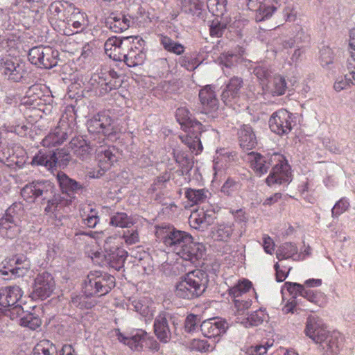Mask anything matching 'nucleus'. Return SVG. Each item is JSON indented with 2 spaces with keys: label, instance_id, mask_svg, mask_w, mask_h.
<instances>
[{
  "label": "nucleus",
  "instance_id": "obj_3",
  "mask_svg": "<svg viewBox=\"0 0 355 355\" xmlns=\"http://www.w3.org/2000/svg\"><path fill=\"white\" fill-rule=\"evenodd\" d=\"M115 286L114 276L101 271H92L87 275L84 284L85 295H75L71 297L72 304L80 309H91L94 303L87 302V296H103Z\"/></svg>",
  "mask_w": 355,
  "mask_h": 355
},
{
  "label": "nucleus",
  "instance_id": "obj_16",
  "mask_svg": "<svg viewBox=\"0 0 355 355\" xmlns=\"http://www.w3.org/2000/svg\"><path fill=\"white\" fill-rule=\"evenodd\" d=\"M23 295L24 291L17 285L0 288V309L17 304Z\"/></svg>",
  "mask_w": 355,
  "mask_h": 355
},
{
  "label": "nucleus",
  "instance_id": "obj_57",
  "mask_svg": "<svg viewBox=\"0 0 355 355\" xmlns=\"http://www.w3.org/2000/svg\"><path fill=\"white\" fill-rule=\"evenodd\" d=\"M272 346L268 342L261 344H257L251 345L245 349V354L247 355H263L265 354L268 348Z\"/></svg>",
  "mask_w": 355,
  "mask_h": 355
},
{
  "label": "nucleus",
  "instance_id": "obj_29",
  "mask_svg": "<svg viewBox=\"0 0 355 355\" xmlns=\"http://www.w3.org/2000/svg\"><path fill=\"white\" fill-rule=\"evenodd\" d=\"M130 19L122 14L111 13L106 19V24L114 33H121L130 26Z\"/></svg>",
  "mask_w": 355,
  "mask_h": 355
},
{
  "label": "nucleus",
  "instance_id": "obj_43",
  "mask_svg": "<svg viewBox=\"0 0 355 355\" xmlns=\"http://www.w3.org/2000/svg\"><path fill=\"white\" fill-rule=\"evenodd\" d=\"M24 214L23 205L20 202H15L7 209L3 217L20 224Z\"/></svg>",
  "mask_w": 355,
  "mask_h": 355
},
{
  "label": "nucleus",
  "instance_id": "obj_25",
  "mask_svg": "<svg viewBox=\"0 0 355 355\" xmlns=\"http://www.w3.org/2000/svg\"><path fill=\"white\" fill-rule=\"evenodd\" d=\"M64 24L65 26L73 28L71 30L73 33H79L87 25L86 15L73 7V10L69 14Z\"/></svg>",
  "mask_w": 355,
  "mask_h": 355
},
{
  "label": "nucleus",
  "instance_id": "obj_50",
  "mask_svg": "<svg viewBox=\"0 0 355 355\" xmlns=\"http://www.w3.org/2000/svg\"><path fill=\"white\" fill-rule=\"evenodd\" d=\"M35 0H15L10 9L18 13H28L35 5Z\"/></svg>",
  "mask_w": 355,
  "mask_h": 355
},
{
  "label": "nucleus",
  "instance_id": "obj_27",
  "mask_svg": "<svg viewBox=\"0 0 355 355\" xmlns=\"http://www.w3.org/2000/svg\"><path fill=\"white\" fill-rule=\"evenodd\" d=\"M238 135L240 146L243 150H252L257 146V138L250 125H243L241 126Z\"/></svg>",
  "mask_w": 355,
  "mask_h": 355
},
{
  "label": "nucleus",
  "instance_id": "obj_11",
  "mask_svg": "<svg viewBox=\"0 0 355 355\" xmlns=\"http://www.w3.org/2000/svg\"><path fill=\"white\" fill-rule=\"evenodd\" d=\"M252 288V282L248 279L243 278L228 289V294L233 300L238 311L247 310L251 306V300H241V297L247 294Z\"/></svg>",
  "mask_w": 355,
  "mask_h": 355
},
{
  "label": "nucleus",
  "instance_id": "obj_13",
  "mask_svg": "<svg viewBox=\"0 0 355 355\" xmlns=\"http://www.w3.org/2000/svg\"><path fill=\"white\" fill-rule=\"evenodd\" d=\"M53 186L45 180L33 181L27 184L21 191V195L28 202H34L37 198L45 196L52 192Z\"/></svg>",
  "mask_w": 355,
  "mask_h": 355
},
{
  "label": "nucleus",
  "instance_id": "obj_52",
  "mask_svg": "<svg viewBox=\"0 0 355 355\" xmlns=\"http://www.w3.org/2000/svg\"><path fill=\"white\" fill-rule=\"evenodd\" d=\"M266 318L265 312L261 310H257L252 312L247 318L246 321L243 322L246 327L258 326L261 324Z\"/></svg>",
  "mask_w": 355,
  "mask_h": 355
},
{
  "label": "nucleus",
  "instance_id": "obj_7",
  "mask_svg": "<svg viewBox=\"0 0 355 355\" xmlns=\"http://www.w3.org/2000/svg\"><path fill=\"white\" fill-rule=\"evenodd\" d=\"M87 125L89 132L102 134L107 137L115 135L117 130L114 119L105 112L94 116L87 121Z\"/></svg>",
  "mask_w": 355,
  "mask_h": 355
},
{
  "label": "nucleus",
  "instance_id": "obj_28",
  "mask_svg": "<svg viewBox=\"0 0 355 355\" xmlns=\"http://www.w3.org/2000/svg\"><path fill=\"white\" fill-rule=\"evenodd\" d=\"M202 132H196L191 129V132H185L184 135H180L179 139L195 155H199L203 150L200 135Z\"/></svg>",
  "mask_w": 355,
  "mask_h": 355
},
{
  "label": "nucleus",
  "instance_id": "obj_54",
  "mask_svg": "<svg viewBox=\"0 0 355 355\" xmlns=\"http://www.w3.org/2000/svg\"><path fill=\"white\" fill-rule=\"evenodd\" d=\"M46 46H35L30 49L28 53V60L36 66H41L42 57L44 56V53Z\"/></svg>",
  "mask_w": 355,
  "mask_h": 355
},
{
  "label": "nucleus",
  "instance_id": "obj_55",
  "mask_svg": "<svg viewBox=\"0 0 355 355\" xmlns=\"http://www.w3.org/2000/svg\"><path fill=\"white\" fill-rule=\"evenodd\" d=\"M349 207V200L343 197L340 198L336 203L334 205V207L331 209V216L333 218H337L340 216L342 214L345 212Z\"/></svg>",
  "mask_w": 355,
  "mask_h": 355
},
{
  "label": "nucleus",
  "instance_id": "obj_44",
  "mask_svg": "<svg viewBox=\"0 0 355 355\" xmlns=\"http://www.w3.org/2000/svg\"><path fill=\"white\" fill-rule=\"evenodd\" d=\"M19 324L24 327H28L31 330H35L42 324L41 318L36 314L27 312L19 318Z\"/></svg>",
  "mask_w": 355,
  "mask_h": 355
},
{
  "label": "nucleus",
  "instance_id": "obj_34",
  "mask_svg": "<svg viewBox=\"0 0 355 355\" xmlns=\"http://www.w3.org/2000/svg\"><path fill=\"white\" fill-rule=\"evenodd\" d=\"M21 232V225L7 218H0V234L7 239L15 238Z\"/></svg>",
  "mask_w": 355,
  "mask_h": 355
},
{
  "label": "nucleus",
  "instance_id": "obj_17",
  "mask_svg": "<svg viewBox=\"0 0 355 355\" xmlns=\"http://www.w3.org/2000/svg\"><path fill=\"white\" fill-rule=\"evenodd\" d=\"M227 329V322L220 318H211L200 325L202 334L207 338H216L223 335Z\"/></svg>",
  "mask_w": 355,
  "mask_h": 355
},
{
  "label": "nucleus",
  "instance_id": "obj_37",
  "mask_svg": "<svg viewBox=\"0 0 355 355\" xmlns=\"http://www.w3.org/2000/svg\"><path fill=\"white\" fill-rule=\"evenodd\" d=\"M24 73L25 71L23 65L15 63L11 60L5 62L4 74L8 76L9 80L19 82L24 77Z\"/></svg>",
  "mask_w": 355,
  "mask_h": 355
},
{
  "label": "nucleus",
  "instance_id": "obj_49",
  "mask_svg": "<svg viewBox=\"0 0 355 355\" xmlns=\"http://www.w3.org/2000/svg\"><path fill=\"white\" fill-rule=\"evenodd\" d=\"M110 224L113 226L124 228L130 227L133 222L126 213L118 212L111 217Z\"/></svg>",
  "mask_w": 355,
  "mask_h": 355
},
{
  "label": "nucleus",
  "instance_id": "obj_10",
  "mask_svg": "<svg viewBox=\"0 0 355 355\" xmlns=\"http://www.w3.org/2000/svg\"><path fill=\"white\" fill-rule=\"evenodd\" d=\"M125 41H128L130 46L122 61L130 67L142 64L146 60V53L142 51L145 41L139 36L127 37Z\"/></svg>",
  "mask_w": 355,
  "mask_h": 355
},
{
  "label": "nucleus",
  "instance_id": "obj_60",
  "mask_svg": "<svg viewBox=\"0 0 355 355\" xmlns=\"http://www.w3.org/2000/svg\"><path fill=\"white\" fill-rule=\"evenodd\" d=\"M123 238L128 245L136 244L139 241V235L137 230H127L124 232Z\"/></svg>",
  "mask_w": 355,
  "mask_h": 355
},
{
  "label": "nucleus",
  "instance_id": "obj_5",
  "mask_svg": "<svg viewBox=\"0 0 355 355\" xmlns=\"http://www.w3.org/2000/svg\"><path fill=\"white\" fill-rule=\"evenodd\" d=\"M76 125V114L73 108H67L58 125L43 139L42 144L46 148L60 146L73 132Z\"/></svg>",
  "mask_w": 355,
  "mask_h": 355
},
{
  "label": "nucleus",
  "instance_id": "obj_64",
  "mask_svg": "<svg viewBox=\"0 0 355 355\" xmlns=\"http://www.w3.org/2000/svg\"><path fill=\"white\" fill-rule=\"evenodd\" d=\"M349 46L350 58L348 59L347 62H351L352 60H353L352 62L355 65V28L352 29L349 32Z\"/></svg>",
  "mask_w": 355,
  "mask_h": 355
},
{
  "label": "nucleus",
  "instance_id": "obj_18",
  "mask_svg": "<svg viewBox=\"0 0 355 355\" xmlns=\"http://www.w3.org/2000/svg\"><path fill=\"white\" fill-rule=\"evenodd\" d=\"M176 119L181 125V128L184 132H191V129L196 132H202L203 125L191 118V114L188 109L180 107L176 110Z\"/></svg>",
  "mask_w": 355,
  "mask_h": 355
},
{
  "label": "nucleus",
  "instance_id": "obj_36",
  "mask_svg": "<svg viewBox=\"0 0 355 355\" xmlns=\"http://www.w3.org/2000/svg\"><path fill=\"white\" fill-rule=\"evenodd\" d=\"M267 89L272 96L284 95L287 90V83L285 78L280 74L275 75L272 81L267 85Z\"/></svg>",
  "mask_w": 355,
  "mask_h": 355
},
{
  "label": "nucleus",
  "instance_id": "obj_46",
  "mask_svg": "<svg viewBox=\"0 0 355 355\" xmlns=\"http://www.w3.org/2000/svg\"><path fill=\"white\" fill-rule=\"evenodd\" d=\"M43 55L44 56L42 57L40 67L51 69L57 65L58 56V52L57 51L50 46H46Z\"/></svg>",
  "mask_w": 355,
  "mask_h": 355
},
{
  "label": "nucleus",
  "instance_id": "obj_41",
  "mask_svg": "<svg viewBox=\"0 0 355 355\" xmlns=\"http://www.w3.org/2000/svg\"><path fill=\"white\" fill-rule=\"evenodd\" d=\"M298 252L297 245L291 242H286L280 245L276 252V257L279 260L293 258Z\"/></svg>",
  "mask_w": 355,
  "mask_h": 355
},
{
  "label": "nucleus",
  "instance_id": "obj_62",
  "mask_svg": "<svg viewBox=\"0 0 355 355\" xmlns=\"http://www.w3.org/2000/svg\"><path fill=\"white\" fill-rule=\"evenodd\" d=\"M191 348L192 349L199 352H207L209 351L210 345L208 342L205 340L202 339H193L190 343Z\"/></svg>",
  "mask_w": 355,
  "mask_h": 355
},
{
  "label": "nucleus",
  "instance_id": "obj_63",
  "mask_svg": "<svg viewBox=\"0 0 355 355\" xmlns=\"http://www.w3.org/2000/svg\"><path fill=\"white\" fill-rule=\"evenodd\" d=\"M241 187L239 182L234 180L232 178H228L224 183L222 191L224 193L230 194L231 192L239 190Z\"/></svg>",
  "mask_w": 355,
  "mask_h": 355
},
{
  "label": "nucleus",
  "instance_id": "obj_14",
  "mask_svg": "<svg viewBox=\"0 0 355 355\" xmlns=\"http://www.w3.org/2000/svg\"><path fill=\"white\" fill-rule=\"evenodd\" d=\"M55 282L52 275L47 272L40 273L35 279L33 294L34 296L44 300L53 291Z\"/></svg>",
  "mask_w": 355,
  "mask_h": 355
},
{
  "label": "nucleus",
  "instance_id": "obj_4",
  "mask_svg": "<svg viewBox=\"0 0 355 355\" xmlns=\"http://www.w3.org/2000/svg\"><path fill=\"white\" fill-rule=\"evenodd\" d=\"M209 284L207 272L200 269H195L182 276L175 286V294L181 299L193 300L202 296Z\"/></svg>",
  "mask_w": 355,
  "mask_h": 355
},
{
  "label": "nucleus",
  "instance_id": "obj_47",
  "mask_svg": "<svg viewBox=\"0 0 355 355\" xmlns=\"http://www.w3.org/2000/svg\"><path fill=\"white\" fill-rule=\"evenodd\" d=\"M303 297L319 306H324L327 302L326 295L323 293L310 288H306Z\"/></svg>",
  "mask_w": 355,
  "mask_h": 355
},
{
  "label": "nucleus",
  "instance_id": "obj_32",
  "mask_svg": "<svg viewBox=\"0 0 355 355\" xmlns=\"http://www.w3.org/2000/svg\"><path fill=\"white\" fill-rule=\"evenodd\" d=\"M352 60L351 62H347V69L349 73L344 78H338L334 83V88L336 92H340L343 89L349 88L352 85H355V65Z\"/></svg>",
  "mask_w": 355,
  "mask_h": 355
},
{
  "label": "nucleus",
  "instance_id": "obj_22",
  "mask_svg": "<svg viewBox=\"0 0 355 355\" xmlns=\"http://www.w3.org/2000/svg\"><path fill=\"white\" fill-rule=\"evenodd\" d=\"M123 42L116 37L108 38L104 44L105 53L112 60L122 61L125 57V49Z\"/></svg>",
  "mask_w": 355,
  "mask_h": 355
},
{
  "label": "nucleus",
  "instance_id": "obj_15",
  "mask_svg": "<svg viewBox=\"0 0 355 355\" xmlns=\"http://www.w3.org/2000/svg\"><path fill=\"white\" fill-rule=\"evenodd\" d=\"M3 263L5 268V270H1L3 275H8L10 272L18 277L24 276L31 267L29 260L24 256L6 259Z\"/></svg>",
  "mask_w": 355,
  "mask_h": 355
},
{
  "label": "nucleus",
  "instance_id": "obj_12",
  "mask_svg": "<svg viewBox=\"0 0 355 355\" xmlns=\"http://www.w3.org/2000/svg\"><path fill=\"white\" fill-rule=\"evenodd\" d=\"M118 153V150L114 146L101 147L98 149L96 153V159L102 172L99 171L96 175L89 172V176L94 178H100L117 162Z\"/></svg>",
  "mask_w": 355,
  "mask_h": 355
},
{
  "label": "nucleus",
  "instance_id": "obj_6",
  "mask_svg": "<svg viewBox=\"0 0 355 355\" xmlns=\"http://www.w3.org/2000/svg\"><path fill=\"white\" fill-rule=\"evenodd\" d=\"M272 171L266 180L268 186L288 183L291 180L290 166L285 157L277 153L270 156Z\"/></svg>",
  "mask_w": 355,
  "mask_h": 355
},
{
  "label": "nucleus",
  "instance_id": "obj_56",
  "mask_svg": "<svg viewBox=\"0 0 355 355\" xmlns=\"http://www.w3.org/2000/svg\"><path fill=\"white\" fill-rule=\"evenodd\" d=\"M53 155H55V157H53V159L55 161V167L59 166L64 168L68 164L70 160L69 153L64 149L58 150L53 153Z\"/></svg>",
  "mask_w": 355,
  "mask_h": 355
},
{
  "label": "nucleus",
  "instance_id": "obj_33",
  "mask_svg": "<svg viewBox=\"0 0 355 355\" xmlns=\"http://www.w3.org/2000/svg\"><path fill=\"white\" fill-rule=\"evenodd\" d=\"M69 148L78 157L84 159L91 151L90 146L83 137H73L69 144Z\"/></svg>",
  "mask_w": 355,
  "mask_h": 355
},
{
  "label": "nucleus",
  "instance_id": "obj_48",
  "mask_svg": "<svg viewBox=\"0 0 355 355\" xmlns=\"http://www.w3.org/2000/svg\"><path fill=\"white\" fill-rule=\"evenodd\" d=\"M277 8L275 6L265 5L263 3L259 8L254 10L255 11V20L257 22L270 19L277 11Z\"/></svg>",
  "mask_w": 355,
  "mask_h": 355
},
{
  "label": "nucleus",
  "instance_id": "obj_35",
  "mask_svg": "<svg viewBox=\"0 0 355 355\" xmlns=\"http://www.w3.org/2000/svg\"><path fill=\"white\" fill-rule=\"evenodd\" d=\"M249 161L251 167L259 175L266 173L270 166H271L270 157L266 159V157H263L259 153L254 152H252L249 154Z\"/></svg>",
  "mask_w": 355,
  "mask_h": 355
},
{
  "label": "nucleus",
  "instance_id": "obj_19",
  "mask_svg": "<svg viewBox=\"0 0 355 355\" xmlns=\"http://www.w3.org/2000/svg\"><path fill=\"white\" fill-rule=\"evenodd\" d=\"M72 3L65 1H55L49 7V16L51 22L57 21L64 23L69 14L73 10Z\"/></svg>",
  "mask_w": 355,
  "mask_h": 355
},
{
  "label": "nucleus",
  "instance_id": "obj_58",
  "mask_svg": "<svg viewBox=\"0 0 355 355\" xmlns=\"http://www.w3.org/2000/svg\"><path fill=\"white\" fill-rule=\"evenodd\" d=\"M97 211L89 208V213L82 214L83 223L89 227H94L99 221Z\"/></svg>",
  "mask_w": 355,
  "mask_h": 355
},
{
  "label": "nucleus",
  "instance_id": "obj_38",
  "mask_svg": "<svg viewBox=\"0 0 355 355\" xmlns=\"http://www.w3.org/2000/svg\"><path fill=\"white\" fill-rule=\"evenodd\" d=\"M55 155L53 153H47L42 150H39L38 153L33 157L31 164L33 166H43L47 169L51 170L55 168V160L53 159Z\"/></svg>",
  "mask_w": 355,
  "mask_h": 355
},
{
  "label": "nucleus",
  "instance_id": "obj_51",
  "mask_svg": "<svg viewBox=\"0 0 355 355\" xmlns=\"http://www.w3.org/2000/svg\"><path fill=\"white\" fill-rule=\"evenodd\" d=\"M204 6V0H182V8L187 13L200 12Z\"/></svg>",
  "mask_w": 355,
  "mask_h": 355
},
{
  "label": "nucleus",
  "instance_id": "obj_45",
  "mask_svg": "<svg viewBox=\"0 0 355 355\" xmlns=\"http://www.w3.org/2000/svg\"><path fill=\"white\" fill-rule=\"evenodd\" d=\"M160 43L163 46L164 49L176 55H181L184 51V47L183 45L178 42H175L171 37L167 35H160Z\"/></svg>",
  "mask_w": 355,
  "mask_h": 355
},
{
  "label": "nucleus",
  "instance_id": "obj_8",
  "mask_svg": "<svg viewBox=\"0 0 355 355\" xmlns=\"http://www.w3.org/2000/svg\"><path fill=\"white\" fill-rule=\"evenodd\" d=\"M117 236L108 237L104 245L107 252L106 258L110 266L116 270H119L123 267L125 261L128 257V252L119 246Z\"/></svg>",
  "mask_w": 355,
  "mask_h": 355
},
{
  "label": "nucleus",
  "instance_id": "obj_61",
  "mask_svg": "<svg viewBox=\"0 0 355 355\" xmlns=\"http://www.w3.org/2000/svg\"><path fill=\"white\" fill-rule=\"evenodd\" d=\"M15 153L13 149L8 146H3L0 149V161L2 162H13Z\"/></svg>",
  "mask_w": 355,
  "mask_h": 355
},
{
  "label": "nucleus",
  "instance_id": "obj_2",
  "mask_svg": "<svg viewBox=\"0 0 355 355\" xmlns=\"http://www.w3.org/2000/svg\"><path fill=\"white\" fill-rule=\"evenodd\" d=\"M305 334L318 345L319 350L323 355H338L343 343V337L338 331L329 332L316 316L307 318Z\"/></svg>",
  "mask_w": 355,
  "mask_h": 355
},
{
  "label": "nucleus",
  "instance_id": "obj_1",
  "mask_svg": "<svg viewBox=\"0 0 355 355\" xmlns=\"http://www.w3.org/2000/svg\"><path fill=\"white\" fill-rule=\"evenodd\" d=\"M162 240L168 250L192 263L199 261L205 251L204 245L194 242L191 234L174 227L166 229Z\"/></svg>",
  "mask_w": 355,
  "mask_h": 355
},
{
  "label": "nucleus",
  "instance_id": "obj_26",
  "mask_svg": "<svg viewBox=\"0 0 355 355\" xmlns=\"http://www.w3.org/2000/svg\"><path fill=\"white\" fill-rule=\"evenodd\" d=\"M154 332L161 343H167L171 338L168 320L164 313L159 314L154 322Z\"/></svg>",
  "mask_w": 355,
  "mask_h": 355
},
{
  "label": "nucleus",
  "instance_id": "obj_21",
  "mask_svg": "<svg viewBox=\"0 0 355 355\" xmlns=\"http://www.w3.org/2000/svg\"><path fill=\"white\" fill-rule=\"evenodd\" d=\"M215 213L213 211L197 210L189 217L190 225L195 229H205L214 222Z\"/></svg>",
  "mask_w": 355,
  "mask_h": 355
},
{
  "label": "nucleus",
  "instance_id": "obj_23",
  "mask_svg": "<svg viewBox=\"0 0 355 355\" xmlns=\"http://www.w3.org/2000/svg\"><path fill=\"white\" fill-rule=\"evenodd\" d=\"M243 85V82L241 78H232L222 92L221 98L223 101L226 105H231L239 97Z\"/></svg>",
  "mask_w": 355,
  "mask_h": 355
},
{
  "label": "nucleus",
  "instance_id": "obj_42",
  "mask_svg": "<svg viewBox=\"0 0 355 355\" xmlns=\"http://www.w3.org/2000/svg\"><path fill=\"white\" fill-rule=\"evenodd\" d=\"M33 355H58V349L49 340H42L36 344L33 352Z\"/></svg>",
  "mask_w": 355,
  "mask_h": 355
},
{
  "label": "nucleus",
  "instance_id": "obj_9",
  "mask_svg": "<svg viewBox=\"0 0 355 355\" xmlns=\"http://www.w3.org/2000/svg\"><path fill=\"white\" fill-rule=\"evenodd\" d=\"M294 124L293 114L285 109L278 110L269 119L271 131L278 135H288L292 130Z\"/></svg>",
  "mask_w": 355,
  "mask_h": 355
},
{
  "label": "nucleus",
  "instance_id": "obj_39",
  "mask_svg": "<svg viewBox=\"0 0 355 355\" xmlns=\"http://www.w3.org/2000/svg\"><path fill=\"white\" fill-rule=\"evenodd\" d=\"M233 226V224L231 223H223L217 225L212 230V237L217 241H227L234 232Z\"/></svg>",
  "mask_w": 355,
  "mask_h": 355
},
{
  "label": "nucleus",
  "instance_id": "obj_30",
  "mask_svg": "<svg viewBox=\"0 0 355 355\" xmlns=\"http://www.w3.org/2000/svg\"><path fill=\"white\" fill-rule=\"evenodd\" d=\"M135 311L141 315L150 318L153 316L155 309L153 307V302L148 297H141L134 299L132 301Z\"/></svg>",
  "mask_w": 355,
  "mask_h": 355
},
{
  "label": "nucleus",
  "instance_id": "obj_31",
  "mask_svg": "<svg viewBox=\"0 0 355 355\" xmlns=\"http://www.w3.org/2000/svg\"><path fill=\"white\" fill-rule=\"evenodd\" d=\"M56 178L62 193L69 196L82 189V186L79 182L69 178L63 172L58 173Z\"/></svg>",
  "mask_w": 355,
  "mask_h": 355
},
{
  "label": "nucleus",
  "instance_id": "obj_59",
  "mask_svg": "<svg viewBox=\"0 0 355 355\" xmlns=\"http://www.w3.org/2000/svg\"><path fill=\"white\" fill-rule=\"evenodd\" d=\"M320 60L322 66L332 63L334 53L331 49L328 46H323L320 51Z\"/></svg>",
  "mask_w": 355,
  "mask_h": 355
},
{
  "label": "nucleus",
  "instance_id": "obj_40",
  "mask_svg": "<svg viewBox=\"0 0 355 355\" xmlns=\"http://www.w3.org/2000/svg\"><path fill=\"white\" fill-rule=\"evenodd\" d=\"M208 194L209 191L205 189H196L189 188L185 191V197L192 205L205 202L208 198Z\"/></svg>",
  "mask_w": 355,
  "mask_h": 355
},
{
  "label": "nucleus",
  "instance_id": "obj_20",
  "mask_svg": "<svg viewBox=\"0 0 355 355\" xmlns=\"http://www.w3.org/2000/svg\"><path fill=\"white\" fill-rule=\"evenodd\" d=\"M199 98L205 113H211L218 110V100L210 85H207L200 89Z\"/></svg>",
  "mask_w": 355,
  "mask_h": 355
},
{
  "label": "nucleus",
  "instance_id": "obj_53",
  "mask_svg": "<svg viewBox=\"0 0 355 355\" xmlns=\"http://www.w3.org/2000/svg\"><path fill=\"white\" fill-rule=\"evenodd\" d=\"M227 0H207V6L214 15H222L225 9Z\"/></svg>",
  "mask_w": 355,
  "mask_h": 355
},
{
  "label": "nucleus",
  "instance_id": "obj_24",
  "mask_svg": "<svg viewBox=\"0 0 355 355\" xmlns=\"http://www.w3.org/2000/svg\"><path fill=\"white\" fill-rule=\"evenodd\" d=\"M146 336L147 333L143 330H138L130 336H125L119 331L116 334L117 338L120 342L128 345L132 350L137 352L142 350Z\"/></svg>",
  "mask_w": 355,
  "mask_h": 355
}]
</instances>
